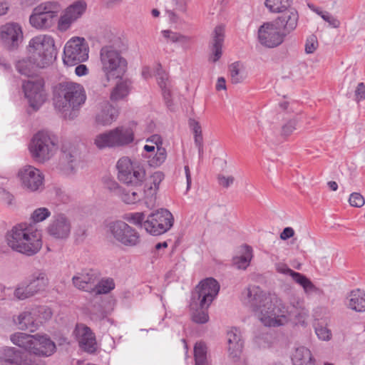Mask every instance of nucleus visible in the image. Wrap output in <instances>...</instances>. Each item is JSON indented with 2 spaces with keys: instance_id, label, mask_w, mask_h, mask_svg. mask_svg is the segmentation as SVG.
<instances>
[{
  "instance_id": "56",
  "label": "nucleus",
  "mask_w": 365,
  "mask_h": 365,
  "mask_svg": "<svg viewBox=\"0 0 365 365\" xmlns=\"http://www.w3.org/2000/svg\"><path fill=\"white\" fill-rule=\"evenodd\" d=\"M322 19L324 21L327 22L329 26L332 28H339L340 26V21L329 12H327L325 15H323Z\"/></svg>"
},
{
  "instance_id": "2",
  "label": "nucleus",
  "mask_w": 365,
  "mask_h": 365,
  "mask_svg": "<svg viewBox=\"0 0 365 365\" xmlns=\"http://www.w3.org/2000/svg\"><path fill=\"white\" fill-rule=\"evenodd\" d=\"M5 242L12 251L29 257L37 254L43 244L40 231L29 222L13 226L6 232Z\"/></svg>"
},
{
  "instance_id": "51",
  "label": "nucleus",
  "mask_w": 365,
  "mask_h": 365,
  "mask_svg": "<svg viewBox=\"0 0 365 365\" xmlns=\"http://www.w3.org/2000/svg\"><path fill=\"white\" fill-rule=\"evenodd\" d=\"M205 308H201L200 310H195L192 314V319L194 322L197 324H205L209 320L207 311Z\"/></svg>"
},
{
  "instance_id": "9",
  "label": "nucleus",
  "mask_w": 365,
  "mask_h": 365,
  "mask_svg": "<svg viewBox=\"0 0 365 365\" xmlns=\"http://www.w3.org/2000/svg\"><path fill=\"white\" fill-rule=\"evenodd\" d=\"M100 65L108 81L121 78L127 68V61L111 46H103L100 51Z\"/></svg>"
},
{
  "instance_id": "20",
  "label": "nucleus",
  "mask_w": 365,
  "mask_h": 365,
  "mask_svg": "<svg viewBox=\"0 0 365 365\" xmlns=\"http://www.w3.org/2000/svg\"><path fill=\"white\" fill-rule=\"evenodd\" d=\"M23 38V29L19 24L8 22L0 27V41L8 49H16L21 43Z\"/></svg>"
},
{
  "instance_id": "18",
  "label": "nucleus",
  "mask_w": 365,
  "mask_h": 365,
  "mask_svg": "<svg viewBox=\"0 0 365 365\" xmlns=\"http://www.w3.org/2000/svg\"><path fill=\"white\" fill-rule=\"evenodd\" d=\"M22 86L29 106L34 110H38L47 98L43 80L41 78H31L24 82Z\"/></svg>"
},
{
  "instance_id": "12",
  "label": "nucleus",
  "mask_w": 365,
  "mask_h": 365,
  "mask_svg": "<svg viewBox=\"0 0 365 365\" xmlns=\"http://www.w3.org/2000/svg\"><path fill=\"white\" fill-rule=\"evenodd\" d=\"M87 9V4L84 0H76L61 9L57 17L56 29L60 33L70 31L73 25L81 19Z\"/></svg>"
},
{
  "instance_id": "3",
  "label": "nucleus",
  "mask_w": 365,
  "mask_h": 365,
  "mask_svg": "<svg viewBox=\"0 0 365 365\" xmlns=\"http://www.w3.org/2000/svg\"><path fill=\"white\" fill-rule=\"evenodd\" d=\"M86 100L85 89L80 83L63 81L55 86L53 104L55 108L66 119H74Z\"/></svg>"
},
{
  "instance_id": "27",
  "label": "nucleus",
  "mask_w": 365,
  "mask_h": 365,
  "mask_svg": "<svg viewBox=\"0 0 365 365\" xmlns=\"http://www.w3.org/2000/svg\"><path fill=\"white\" fill-rule=\"evenodd\" d=\"M14 325L20 330L34 332L38 329V323L35 319L33 308L20 312L13 317Z\"/></svg>"
},
{
  "instance_id": "24",
  "label": "nucleus",
  "mask_w": 365,
  "mask_h": 365,
  "mask_svg": "<svg viewBox=\"0 0 365 365\" xmlns=\"http://www.w3.org/2000/svg\"><path fill=\"white\" fill-rule=\"evenodd\" d=\"M118 114V109L116 107L108 101H104L98 104L95 122L99 125L108 126L116 120Z\"/></svg>"
},
{
  "instance_id": "14",
  "label": "nucleus",
  "mask_w": 365,
  "mask_h": 365,
  "mask_svg": "<svg viewBox=\"0 0 365 365\" xmlns=\"http://www.w3.org/2000/svg\"><path fill=\"white\" fill-rule=\"evenodd\" d=\"M174 217L167 209H158L151 212L144 222L145 230L152 235L165 233L173 227Z\"/></svg>"
},
{
  "instance_id": "28",
  "label": "nucleus",
  "mask_w": 365,
  "mask_h": 365,
  "mask_svg": "<svg viewBox=\"0 0 365 365\" xmlns=\"http://www.w3.org/2000/svg\"><path fill=\"white\" fill-rule=\"evenodd\" d=\"M225 29L222 26H218L215 29L212 40L210 43V55L209 61L217 62L222 54V44L224 42Z\"/></svg>"
},
{
  "instance_id": "44",
  "label": "nucleus",
  "mask_w": 365,
  "mask_h": 365,
  "mask_svg": "<svg viewBox=\"0 0 365 365\" xmlns=\"http://www.w3.org/2000/svg\"><path fill=\"white\" fill-rule=\"evenodd\" d=\"M14 295L15 298L19 300H24L35 294L26 281L16 286L14 292Z\"/></svg>"
},
{
  "instance_id": "32",
  "label": "nucleus",
  "mask_w": 365,
  "mask_h": 365,
  "mask_svg": "<svg viewBox=\"0 0 365 365\" xmlns=\"http://www.w3.org/2000/svg\"><path fill=\"white\" fill-rule=\"evenodd\" d=\"M348 308L358 312L365 311V291L357 289L351 291L346 298Z\"/></svg>"
},
{
  "instance_id": "26",
  "label": "nucleus",
  "mask_w": 365,
  "mask_h": 365,
  "mask_svg": "<svg viewBox=\"0 0 365 365\" xmlns=\"http://www.w3.org/2000/svg\"><path fill=\"white\" fill-rule=\"evenodd\" d=\"M97 279V272L93 269H83L72 277V282L78 289L92 292Z\"/></svg>"
},
{
  "instance_id": "41",
  "label": "nucleus",
  "mask_w": 365,
  "mask_h": 365,
  "mask_svg": "<svg viewBox=\"0 0 365 365\" xmlns=\"http://www.w3.org/2000/svg\"><path fill=\"white\" fill-rule=\"evenodd\" d=\"M145 158L148 159L150 166L158 168L166 160L167 153L162 146H157L156 151L153 154H146Z\"/></svg>"
},
{
  "instance_id": "5",
  "label": "nucleus",
  "mask_w": 365,
  "mask_h": 365,
  "mask_svg": "<svg viewBox=\"0 0 365 365\" xmlns=\"http://www.w3.org/2000/svg\"><path fill=\"white\" fill-rule=\"evenodd\" d=\"M163 178V173L156 171L146 180L143 195L138 190L122 187L118 197L127 205H133L143 200L148 209H153L155 206L156 194L159 189V185Z\"/></svg>"
},
{
  "instance_id": "22",
  "label": "nucleus",
  "mask_w": 365,
  "mask_h": 365,
  "mask_svg": "<svg viewBox=\"0 0 365 365\" xmlns=\"http://www.w3.org/2000/svg\"><path fill=\"white\" fill-rule=\"evenodd\" d=\"M71 231V222L65 214L58 213L53 216L46 232L52 237L58 240L67 239Z\"/></svg>"
},
{
  "instance_id": "34",
  "label": "nucleus",
  "mask_w": 365,
  "mask_h": 365,
  "mask_svg": "<svg viewBox=\"0 0 365 365\" xmlns=\"http://www.w3.org/2000/svg\"><path fill=\"white\" fill-rule=\"evenodd\" d=\"M252 257V249L247 245L242 246L233 257V264L237 269H245L250 265Z\"/></svg>"
},
{
  "instance_id": "54",
  "label": "nucleus",
  "mask_w": 365,
  "mask_h": 365,
  "mask_svg": "<svg viewBox=\"0 0 365 365\" xmlns=\"http://www.w3.org/2000/svg\"><path fill=\"white\" fill-rule=\"evenodd\" d=\"M318 47V41L315 36H309L305 43V51L307 53H313Z\"/></svg>"
},
{
  "instance_id": "43",
  "label": "nucleus",
  "mask_w": 365,
  "mask_h": 365,
  "mask_svg": "<svg viewBox=\"0 0 365 365\" xmlns=\"http://www.w3.org/2000/svg\"><path fill=\"white\" fill-rule=\"evenodd\" d=\"M33 311L35 319L38 323V328L46 322L50 320L53 315L51 309L46 306L33 307Z\"/></svg>"
},
{
  "instance_id": "29",
  "label": "nucleus",
  "mask_w": 365,
  "mask_h": 365,
  "mask_svg": "<svg viewBox=\"0 0 365 365\" xmlns=\"http://www.w3.org/2000/svg\"><path fill=\"white\" fill-rule=\"evenodd\" d=\"M227 349L229 354L233 359L239 358L243 349V341L241 332L236 328H232L227 334Z\"/></svg>"
},
{
  "instance_id": "40",
  "label": "nucleus",
  "mask_w": 365,
  "mask_h": 365,
  "mask_svg": "<svg viewBox=\"0 0 365 365\" xmlns=\"http://www.w3.org/2000/svg\"><path fill=\"white\" fill-rule=\"evenodd\" d=\"M292 0H265L264 6L267 10L274 14L283 13L292 5Z\"/></svg>"
},
{
  "instance_id": "63",
  "label": "nucleus",
  "mask_w": 365,
  "mask_h": 365,
  "mask_svg": "<svg viewBox=\"0 0 365 365\" xmlns=\"http://www.w3.org/2000/svg\"><path fill=\"white\" fill-rule=\"evenodd\" d=\"M294 235V230L292 227H288L284 228V230L282 232V233L280 234V238L283 240H286L293 237Z\"/></svg>"
},
{
  "instance_id": "61",
  "label": "nucleus",
  "mask_w": 365,
  "mask_h": 365,
  "mask_svg": "<svg viewBox=\"0 0 365 365\" xmlns=\"http://www.w3.org/2000/svg\"><path fill=\"white\" fill-rule=\"evenodd\" d=\"M190 126L193 132L194 135H202V128L199 122L193 119L190 120Z\"/></svg>"
},
{
  "instance_id": "58",
  "label": "nucleus",
  "mask_w": 365,
  "mask_h": 365,
  "mask_svg": "<svg viewBox=\"0 0 365 365\" xmlns=\"http://www.w3.org/2000/svg\"><path fill=\"white\" fill-rule=\"evenodd\" d=\"M0 200L10 205L13 204L14 197L4 189H0Z\"/></svg>"
},
{
  "instance_id": "53",
  "label": "nucleus",
  "mask_w": 365,
  "mask_h": 365,
  "mask_svg": "<svg viewBox=\"0 0 365 365\" xmlns=\"http://www.w3.org/2000/svg\"><path fill=\"white\" fill-rule=\"evenodd\" d=\"M349 203L352 207H361L365 203L364 196L359 192H353L349 197Z\"/></svg>"
},
{
  "instance_id": "50",
  "label": "nucleus",
  "mask_w": 365,
  "mask_h": 365,
  "mask_svg": "<svg viewBox=\"0 0 365 365\" xmlns=\"http://www.w3.org/2000/svg\"><path fill=\"white\" fill-rule=\"evenodd\" d=\"M314 331L319 340L328 341H330L332 338L331 331L327 327V325L317 324L314 327Z\"/></svg>"
},
{
  "instance_id": "21",
  "label": "nucleus",
  "mask_w": 365,
  "mask_h": 365,
  "mask_svg": "<svg viewBox=\"0 0 365 365\" xmlns=\"http://www.w3.org/2000/svg\"><path fill=\"white\" fill-rule=\"evenodd\" d=\"M61 157L59 170L66 176H72L77 172L78 151L76 147L70 143H64L61 147Z\"/></svg>"
},
{
  "instance_id": "60",
  "label": "nucleus",
  "mask_w": 365,
  "mask_h": 365,
  "mask_svg": "<svg viewBox=\"0 0 365 365\" xmlns=\"http://www.w3.org/2000/svg\"><path fill=\"white\" fill-rule=\"evenodd\" d=\"M195 146L197 148L199 157L201 158L203 153V138L202 134L194 135Z\"/></svg>"
},
{
  "instance_id": "46",
  "label": "nucleus",
  "mask_w": 365,
  "mask_h": 365,
  "mask_svg": "<svg viewBox=\"0 0 365 365\" xmlns=\"http://www.w3.org/2000/svg\"><path fill=\"white\" fill-rule=\"evenodd\" d=\"M93 143L98 149L113 148L109 130L98 134L93 139Z\"/></svg>"
},
{
  "instance_id": "7",
  "label": "nucleus",
  "mask_w": 365,
  "mask_h": 365,
  "mask_svg": "<svg viewBox=\"0 0 365 365\" xmlns=\"http://www.w3.org/2000/svg\"><path fill=\"white\" fill-rule=\"evenodd\" d=\"M58 149L56 138L45 131L36 133L29 144L30 155L38 163H44L51 160Z\"/></svg>"
},
{
  "instance_id": "10",
  "label": "nucleus",
  "mask_w": 365,
  "mask_h": 365,
  "mask_svg": "<svg viewBox=\"0 0 365 365\" xmlns=\"http://www.w3.org/2000/svg\"><path fill=\"white\" fill-rule=\"evenodd\" d=\"M118 178L120 181L128 185H141L146 179L143 163L128 157L120 158L116 165Z\"/></svg>"
},
{
  "instance_id": "64",
  "label": "nucleus",
  "mask_w": 365,
  "mask_h": 365,
  "mask_svg": "<svg viewBox=\"0 0 365 365\" xmlns=\"http://www.w3.org/2000/svg\"><path fill=\"white\" fill-rule=\"evenodd\" d=\"M10 4L7 0H0V16L6 15L9 11Z\"/></svg>"
},
{
  "instance_id": "38",
  "label": "nucleus",
  "mask_w": 365,
  "mask_h": 365,
  "mask_svg": "<svg viewBox=\"0 0 365 365\" xmlns=\"http://www.w3.org/2000/svg\"><path fill=\"white\" fill-rule=\"evenodd\" d=\"M34 294L44 289L48 284L46 274L43 272L34 273L27 281Z\"/></svg>"
},
{
  "instance_id": "17",
  "label": "nucleus",
  "mask_w": 365,
  "mask_h": 365,
  "mask_svg": "<svg viewBox=\"0 0 365 365\" xmlns=\"http://www.w3.org/2000/svg\"><path fill=\"white\" fill-rule=\"evenodd\" d=\"M0 365H45V363L15 347L1 346Z\"/></svg>"
},
{
  "instance_id": "31",
  "label": "nucleus",
  "mask_w": 365,
  "mask_h": 365,
  "mask_svg": "<svg viewBox=\"0 0 365 365\" xmlns=\"http://www.w3.org/2000/svg\"><path fill=\"white\" fill-rule=\"evenodd\" d=\"M109 131L113 147L122 146L133 140V133L130 128L118 127Z\"/></svg>"
},
{
  "instance_id": "52",
  "label": "nucleus",
  "mask_w": 365,
  "mask_h": 365,
  "mask_svg": "<svg viewBox=\"0 0 365 365\" xmlns=\"http://www.w3.org/2000/svg\"><path fill=\"white\" fill-rule=\"evenodd\" d=\"M104 187L113 195L118 196L122 187L113 179L105 178L103 180Z\"/></svg>"
},
{
  "instance_id": "4",
  "label": "nucleus",
  "mask_w": 365,
  "mask_h": 365,
  "mask_svg": "<svg viewBox=\"0 0 365 365\" xmlns=\"http://www.w3.org/2000/svg\"><path fill=\"white\" fill-rule=\"evenodd\" d=\"M10 340L14 345L37 356L48 357L56 351L55 342L46 334L16 332L10 336Z\"/></svg>"
},
{
  "instance_id": "35",
  "label": "nucleus",
  "mask_w": 365,
  "mask_h": 365,
  "mask_svg": "<svg viewBox=\"0 0 365 365\" xmlns=\"http://www.w3.org/2000/svg\"><path fill=\"white\" fill-rule=\"evenodd\" d=\"M40 68L36 63V60L33 59L29 55L27 58L19 60L16 63L17 71L25 76H33L35 75L36 68Z\"/></svg>"
},
{
  "instance_id": "15",
  "label": "nucleus",
  "mask_w": 365,
  "mask_h": 365,
  "mask_svg": "<svg viewBox=\"0 0 365 365\" xmlns=\"http://www.w3.org/2000/svg\"><path fill=\"white\" fill-rule=\"evenodd\" d=\"M108 231L116 242L125 247H135L140 242L138 232L122 220L109 222Z\"/></svg>"
},
{
  "instance_id": "59",
  "label": "nucleus",
  "mask_w": 365,
  "mask_h": 365,
  "mask_svg": "<svg viewBox=\"0 0 365 365\" xmlns=\"http://www.w3.org/2000/svg\"><path fill=\"white\" fill-rule=\"evenodd\" d=\"M355 98L356 101H361L365 99V85L359 83L355 90Z\"/></svg>"
},
{
  "instance_id": "23",
  "label": "nucleus",
  "mask_w": 365,
  "mask_h": 365,
  "mask_svg": "<svg viewBox=\"0 0 365 365\" xmlns=\"http://www.w3.org/2000/svg\"><path fill=\"white\" fill-rule=\"evenodd\" d=\"M275 268L277 272L291 276L295 282L302 287L305 294H312L317 292L318 289L309 279H308L305 275L289 269L286 264L283 262H278L275 264Z\"/></svg>"
},
{
  "instance_id": "42",
  "label": "nucleus",
  "mask_w": 365,
  "mask_h": 365,
  "mask_svg": "<svg viewBox=\"0 0 365 365\" xmlns=\"http://www.w3.org/2000/svg\"><path fill=\"white\" fill-rule=\"evenodd\" d=\"M130 91V83L127 81H120L113 88L110 93L112 101H119L127 96Z\"/></svg>"
},
{
  "instance_id": "11",
  "label": "nucleus",
  "mask_w": 365,
  "mask_h": 365,
  "mask_svg": "<svg viewBox=\"0 0 365 365\" xmlns=\"http://www.w3.org/2000/svg\"><path fill=\"white\" fill-rule=\"evenodd\" d=\"M89 58V46L83 37L71 38L63 48V62L65 65L73 66L86 61Z\"/></svg>"
},
{
  "instance_id": "30",
  "label": "nucleus",
  "mask_w": 365,
  "mask_h": 365,
  "mask_svg": "<svg viewBox=\"0 0 365 365\" xmlns=\"http://www.w3.org/2000/svg\"><path fill=\"white\" fill-rule=\"evenodd\" d=\"M284 14L273 20L277 25L284 32L289 33L294 30L297 26L298 14L294 9L287 10Z\"/></svg>"
},
{
  "instance_id": "36",
  "label": "nucleus",
  "mask_w": 365,
  "mask_h": 365,
  "mask_svg": "<svg viewBox=\"0 0 365 365\" xmlns=\"http://www.w3.org/2000/svg\"><path fill=\"white\" fill-rule=\"evenodd\" d=\"M161 34L168 43H177L180 44L185 49L189 48L191 41L190 36L174 32L171 30H163L161 31Z\"/></svg>"
},
{
  "instance_id": "8",
  "label": "nucleus",
  "mask_w": 365,
  "mask_h": 365,
  "mask_svg": "<svg viewBox=\"0 0 365 365\" xmlns=\"http://www.w3.org/2000/svg\"><path fill=\"white\" fill-rule=\"evenodd\" d=\"M54 38L48 34H38L31 38L27 46L29 54L41 68L49 66L53 58Z\"/></svg>"
},
{
  "instance_id": "39",
  "label": "nucleus",
  "mask_w": 365,
  "mask_h": 365,
  "mask_svg": "<svg viewBox=\"0 0 365 365\" xmlns=\"http://www.w3.org/2000/svg\"><path fill=\"white\" fill-rule=\"evenodd\" d=\"M195 365H209L207 347L202 341H197L194 346Z\"/></svg>"
},
{
  "instance_id": "1",
  "label": "nucleus",
  "mask_w": 365,
  "mask_h": 365,
  "mask_svg": "<svg viewBox=\"0 0 365 365\" xmlns=\"http://www.w3.org/2000/svg\"><path fill=\"white\" fill-rule=\"evenodd\" d=\"M241 300L267 327L283 326L292 319L297 324H307L309 312L301 302L285 306L281 299L264 292L258 286L245 288Z\"/></svg>"
},
{
  "instance_id": "25",
  "label": "nucleus",
  "mask_w": 365,
  "mask_h": 365,
  "mask_svg": "<svg viewBox=\"0 0 365 365\" xmlns=\"http://www.w3.org/2000/svg\"><path fill=\"white\" fill-rule=\"evenodd\" d=\"M74 334L82 349L87 352H94L97 348L96 340L91 329L83 324H78Z\"/></svg>"
},
{
  "instance_id": "45",
  "label": "nucleus",
  "mask_w": 365,
  "mask_h": 365,
  "mask_svg": "<svg viewBox=\"0 0 365 365\" xmlns=\"http://www.w3.org/2000/svg\"><path fill=\"white\" fill-rule=\"evenodd\" d=\"M115 288V283L113 279L106 278L101 279L97 284H94L93 292L96 294H107Z\"/></svg>"
},
{
  "instance_id": "16",
  "label": "nucleus",
  "mask_w": 365,
  "mask_h": 365,
  "mask_svg": "<svg viewBox=\"0 0 365 365\" xmlns=\"http://www.w3.org/2000/svg\"><path fill=\"white\" fill-rule=\"evenodd\" d=\"M16 177L21 187L28 192H36L43 189L44 175L33 165H26L20 168Z\"/></svg>"
},
{
  "instance_id": "57",
  "label": "nucleus",
  "mask_w": 365,
  "mask_h": 365,
  "mask_svg": "<svg viewBox=\"0 0 365 365\" xmlns=\"http://www.w3.org/2000/svg\"><path fill=\"white\" fill-rule=\"evenodd\" d=\"M219 184L224 187H229L235 181V178L231 175H220L217 178Z\"/></svg>"
},
{
  "instance_id": "13",
  "label": "nucleus",
  "mask_w": 365,
  "mask_h": 365,
  "mask_svg": "<svg viewBox=\"0 0 365 365\" xmlns=\"http://www.w3.org/2000/svg\"><path fill=\"white\" fill-rule=\"evenodd\" d=\"M220 284L216 279L210 277L202 280L193 293L190 307L192 309L198 304L200 308H208L217 297Z\"/></svg>"
},
{
  "instance_id": "48",
  "label": "nucleus",
  "mask_w": 365,
  "mask_h": 365,
  "mask_svg": "<svg viewBox=\"0 0 365 365\" xmlns=\"http://www.w3.org/2000/svg\"><path fill=\"white\" fill-rule=\"evenodd\" d=\"M158 83L160 87L162 89L163 95L164 97V99L165 100V102L168 105V106H170V91L168 88V78L165 74H162L158 73Z\"/></svg>"
},
{
  "instance_id": "47",
  "label": "nucleus",
  "mask_w": 365,
  "mask_h": 365,
  "mask_svg": "<svg viewBox=\"0 0 365 365\" xmlns=\"http://www.w3.org/2000/svg\"><path fill=\"white\" fill-rule=\"evenodd\" d=\"M123 219L127 222L144 228L145 215L142 212H130L124 215Z\"/></svg>"
},
{
  "instance_id": "37",
  "label": "nucleus",
  "mask_w": 365,
  "mask_h": 365,
  "mask_svg": "<svg viewBox=\"0 0 365 365\" xmlns=\"http://www.w3.org/2000/svg\"><path fill=\"white\" fill-rule=\"evenodd\" d=\"M229 73L232 83H242L247 77V71L243 63L237 61L229 66Z\"/></svg>"
},
{
  "instance_id": "55",
  "label": "nucleus",
  "mask_w": 365,
  "mask_h": 365,
  "mask_svg": "<svg viewBox=\"0 0 365 365\" xmlns=\"http://www.w3.org/2000/svg\"><path fill=\"white\" fill-rule=\"evenodd\" d=\"M297 120L292 119L282 126V132L284 135H289L296 129Z\"/></svg>"
},
{
  "instance_id": "49",
  "label": "nucleus",
  "mask_w": 365,
  "mask_h": 365,
  "mask_svg": "<svg viewBox=\"0 0 365 365\" xmlns=\"http://www.w3.org/2000/svg\"><path fill=\"white\" fill-rule=\"evenodd\" d=\"M51 211L44 207L35 209L31 215V220L34 223L44 221L51 216Z\"/></svg>"
},
{
  "instance_id": "33",
  "label": "nucleus",
  "mask_w": 365,
  "mask_h": 365,
  "mask_svg": "<svg viewBox=\"0 0 365 365\" xmlns=\"http://www.w3.org/2000/svg\"><path fill=\"white\" fill-rule=\"evenodd\" d=\"M293 365H316V360L309 349L304 346L297 347L292 355Z\"/></svg>"
},
{
  "instance_id": "62",
  "label": "nucleus",
  "mask_w": 365,
  "mask_h": 365,
  "mask_svg": "<svg viewBox=\"0 0 365 365\" xmlns=\"http://www.w3.org/2000/svg\"><path fill=\"white\" fill-rule=\"evenodd\" d=\"M75 73L79 77L86 76L88 73V68L86 65L80 63L75 68Z\"/></svg>"
},
{
  "instance_id": "19",
  "label": "nucleus",
  "mask_w": 365,
  "mask_h": 365,
  "mask_svg": "<svg viewBox=\"0 0 365 365\" xmlns=\"http://www.w3.org/2000/svg\"><path fill=\"white\" fill-rule=\"evenodd\" d=\"M286 32L274 21L264 22L258 29V40L267 48H274L282 43Z\"/></svg>"
},
{
  "instance_id": "6",
  "label": "nucleus",
  "mask_w": 365,
  "mask_h": 365,
  "mask_svg": "<svg viewBox=\"0 0 365 365\" xmlns=\"http://www.w3.org/2000/svg\"><path fill=\"white\" fill-rule=\"evenodd\" d=\"M63 9L60 1H46L36 6L29 16V21L31 27L39 31L51 29Z\"/></svg>"
}]
</instances>
